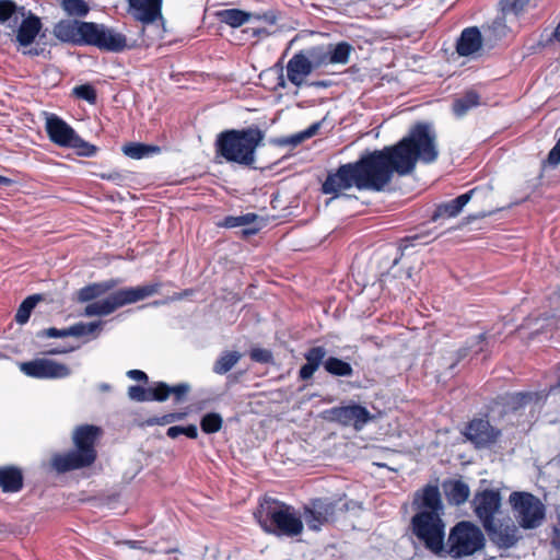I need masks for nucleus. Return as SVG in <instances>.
I'll return each instance as SVG.
<instances>
[{
  "instance_id": "nucleus-36",
  "label": "nucleus",
  "mask_w": 560,
  "mask_h": 560,
  "mask_svg": "<svg viewBox=\"0 0 560 560\" xmlns=\"http://www.w3.org/2000/svg\"><path fill=\"white\" fill-rule=\"evenodd\" d=\"M218 15L223 23H226L232 27H238L246 23L249 19L248 13L237 9L223 10L220 11Z\"/></svg>"
},
{
  "instance_id": "nucleus-50",
  "label": "nucleus",
  "mask_w": 560,
  "mask_h": 560,
  "mask_svg": "<svg viewBox=\"0 0 560 560\" xmlns=\"http://www.w3.org/2000/svg\"><path fill=\"white\" fill-rule=\"evenodd\" d=\"M79 147H74L78 149V153L82 156H93L96 153V147L93 144H90L89 142L83 141L80 137L78 140Z\"/></svg>"
},
{
  "instance_id": "nucleus-5",
  "label": "nucleus",
  "mask_w": 560,
  "mask_h": 560,
  "mask_svg": "<svg viewBox=\"0 0 560 560\" xmlns=\"http://www.w3.org/2000/svg\"><path fill=\"white\" fill-rule=\"evenodd\" d=\"M264 138V132L257 127L222 131L214 143L215 154L228 163L254 167L256 149L262 143Z\"/></svg>"
},
{
  "instance_id": "nucleus-52",
  "label": "nucleus",
  "mask_w": 560,
  "mask_h": 560,
  "mask_svg": "<svg viewBox=\"0 0 560 560\" xmlns=\"http://www.w3.org/2000/svg\"><path fill=\"white\" fill-rule=\"evenodd\" d=\"M68 334H69V336H72V337L85 336L84 323H77V324L68 327Z\"/></svg>"
},
{
  "instance_id": "nucleus-57",
  "label": "nucleus",
  "mask_w": 560,
  "mask_h": 560,
  "mask_svg": "<svg viewBox=\"0 0 560 560\" xmlns=\"http://www.w3.org/2000/svg\"><path fill=\"white\" fill-rule=\"evenodd\" d=\"M74 349L75 348H73V347H71V348H52V349L46 351L45 353L50 354V355L65 354V353L73 351Z\"/></svg>"
},
{
  "instance_id": "nucleus-58",
  "label": "nucleus",
  "mask_w": 560,
  "mask_h": 560,
  "mask_svg": "<svg viewBox=\"0 0 560 560\" xmlns=\"http://www.w3.org/2000/svg\"><path fill=\"white\" fill-rule=\"evenodd\" d=\"M430 235H431V232H430V231H428V230H425V231H424V230H422L420 233H417V234H415V235H411V236H409L408 238H409L410 241H420V240H425V238L430 237Z\"/></svg>"
},
{
  "instance_id": "nucleus-4",
  "label": "nucleus",
  "mask_w": 560,
  "mask_h": 560,
  "mask_svg": "<svg viewBox=\"0 0 560 560\" xmlns=\"http://www.w3.org/2000/svg\"><path fill=\"white\" fill-rule=\"evenodd\" d=\"M101 435L102 429L97 425H78L72 432L73 448L54 454L51 468L58 474H66L91 467L97 459L96 444Z\"/></svg>"
},
{
  "instance_id": "nucleus-12",
  "label": "nucleus",
  "mask_w": 560,
  "mask_h": 560,
  "mask_svg": "<svg viewBox=\"0 0 560 560\" xmlns=\"http://www.w3.org/2000/svg\"><path fill=\"white\" fill-rule=\"evenodd\" d=\"M352 187L358 189V176L353 162H349L339 165L336 170L328 171L325 180L322 183L320 191L324 195H330L335 199Z\"/></svg>"
},
{
  "instance_id": "nucleus-16",
  "label": "nucleus",
  "mask_w": 560,
  "mask_h": 560,
  "mask_svg": "<svg viewBox=\"0 0 560 560\" xmlns=\"http://www.w3.org/2000/svg\"><path fill=\"white\" fill-rule=\"evenodd\" d=\"M83 30L88 35L85 44L110 51H119L127 46L126 37L122 34L104 25L91 23V25H84Z\"/></svg>"
},
{
  "instance_id": "nucleus-30",
  "label": "nucleus",
  "mask_w": 560,
  "mask_h": 560,
  "mask_svg": "<svg viewBox=\"0 0 560 560\" xmlns=\"http://www.w3.org/2000/svg\"><path fill=\"white\" fill-rule=\"evenodd\" d=\"M24 10L11 0H0V24L15 28L20 18L24 15Z\"/></svg>"
},
{
  "instance_id": "nucleus-51",
  "label": "nucleus",
  "mask_w": 560,
  "mask_h": 560,
  "mask_svg": "<svg viewBox=\"0 0 560 560\" xmlns=\"http://www.w3.org/2000/svg\"><path fill=\"white\" fill-rule=\"evenodd\" d=\"M548 162L551 165H558L560 163V140H558L556 145L550 150Z\"/></svg>"
},
{
  "instance_id": "nucleus-40",
  "label": "nucleus",
  "mask_w": 560,
  "mask_h": 560,
  "mask_svg": "<svg viewBox=\"0 0 560 560\" xmlns=\"http://www.w3.org/2000/svg\"><path fill=\"white\" fill-rule=\"evenodd\" d=\"M508 30L505 16H500L488 26V36L491 39H500L506 35Z\"/></svg>"
},
{
  "instance_id": "nucleus-10",
  "label": "nucleus",
  "mask_w": 560,
  "mask_h": 560,
  "mask_svg": "<svg viewBox=\"0 0 560 560\" xmlns=\"http://www.w3.org/2000/svg\"><path fill=\"white\" fill-rule=\"evenodd\" d=\"M510 503L521 527L533 529L540 525L545 518V506L529 492H512Z\"/></svg>"
},
{
  "instance_id": "nucleus-44",
  "label": "nucleus",
  "mask_w": 560,
  "mask_h": 560,
  "mask_svg": "<svg viewBox=\"0 0 560 560\" xmlns=\"http://www.w3.org/2000/svg\"><path fill=\"white\" fill-rule=\"evenodd\" d=\"M128 396L131 400L143 402L150 401L149 388H144L140 385H131L128 388Z\"/></svg>"
},
{
  "instance_id": "nucleus-23",
  "label": "nucleus",
  "mask_w": 560,
  "mask_h": 560,
  "mask_svg": "<svg viewBox=\"0 0 560 560\" xmlns=\"http://www.w3.org/2000/svg\"><path fill=\"white\" fill-rule=\"evenodd\" d=\"M475 191L476 188H472L450 201L438 205L431 215V221L436 222L440 219H450L458 215L463 208L469 202Z\"/></svg>"
},
{
  "instance_id": "nucleus-8",
  "label": "nucleus",
  "mask_w": 560,
  "mask_h": 560,
  "mask_svg": "<svg viewBox=\"0 0 560 560\" xmlns=\"http://www.w3.org/2000/svg\"><path fill=\"white\" fill-rule=\"evenodd\" d=\"M486 545L482 530L469 521L458 522L452 527L447 546V553L454 559L472 556L480 551Z\"/></svg>"
},
{
  "instance_id": "nucleus-28",
  "label": "nucleus",
  "mask_w": 560,
  "mask_h": 560,
  "mask_svg": "<svg viewBox=\"0 0 560 560\" xmlns=\"http://www.w3.org/2000/svg\"><path fill=\"white\" fill-rule=\"evenodd\" d=\"M326 353V349L322 346L310 348L304 354L306 363L301 366L299 371V378L302 381L312 378L314 373L323 363Z\"/></svg>"
},
{
  "instance_id": "nucleus-24",
  "label": "nucleus",
  "mask_w": 560,
  "mask_h": 560,
  "mask_svg": "<svg viewBox=\"0 0 560 560\" xmlns=\"http://www.w3.org/2000/svg\"><path fill=\"white\" fill-rule=\"evenodd\" d=\"M132 15L143 22L152 23L161 18L162 0H127Z\"/></svg>"
},
{
  "instance_id": "nucleus-14",
  "label": "nucleus",
  "mask_w": 560,
  "mask_h": 560,
  "mask_svg": "<svg viewBox=\"0 0 560 560\" xmlns=\"http://www.w3.org/2000/svg\"><path fill=\"white\" fill-rule=\"evenodd\" d=\"M19 368L26 376L38 380L65 378L71 374L68 365L49 359H34L21 362Z\"/></svg>"
},
{
  "instance_id": "nucleus-63",
  "label": "nucleus",
  "mask_w": 560,
  "mask_h": 560,
  "mask_svg": "<svg viewBox=\"0 0 560 560\" xmlns=\"http://www.w3.org/2000/svg\"><path fill=\"white\" fill-rule=\"evenodd\" d=\"M475 339L476 343H483L487 340V335L486 332L479 334L478 336L475 337Z\"/></svg>"
},
{
  "instance_id": "nucleus-42",
  "label": "nucleus",
  "mask_w": 560,
  "mask_h": 560,
  "mask_svg": "<svg viewBox=\"0 0 560 560\" xmlns=\"http://www.w3.org/2000/svg\"><path fill=\"white\" fill-rule=\"evenodd\" d=\"M529 0H502L501 8L504 14L517 15L524 10Z\"/></svg>"
},
{
  "instance_id": "nucleus-41",
  "label": "nucleus",
  "mask_w": 560,
  "mask_h": 560,
  "mask_svg": "<svg viewBox=\"0 0 560 560\" xmlns=\"http://www.w3.org/2000/svg\"><path fill=\"white\" fill-rule=\"evenodd\" d=\"M150 401H165L170 397V385L164 382H156L149 388Z\"/></svg>"
},
{
  "instance_id": "nucleus-48",
  "label": "nucleus",
  "mask_w": 560,
  "mask_h": 560,
  "mask_svg": "<svg viewBox=\"0 0 560 560\" xmlns=\"http://www.w3.org/2000/svg\"><path fill=\"white\" fill-rule=\"evenodd\" d=\"M38 337H48V338H65L69 337L68 328L58 329L56 327H49L40 330L37 334Z\"/></svg>"
},
{
  "instance_id": "nucleus-59",
  "label": "nucleus",
  "mask_w": 560,
  "mask_h": 560,
  "mask_svg": "<svg viewBox=\"0 0 560 560\" xmlns=\"http://www.w3.org/2000/svg\"><path fill=\"white\" fill-rule=\"evenodd\" d=\"M257 219L255 213H246L241 215L242 225L250 224Z\"/></svg>"
},
{
  "instance_id": "nucleus-27",
  "label": "nucleus",
  "mask_w": 560,
  "mask_h": 560,
  "mask_svg": "<svg viewBox=\"0 0 560 560\" xmlns=\"http://www.w3.org/2000/svg\"><path fill=\"white\" fill-rule=\"evenodd\" d=\"M313 67H315L313 58L296 55L288 63V78L295 85H300L306 75L311 73Z\"/></svg>"
},
{
  "instance_id": "nucleus-15",
  "label": "nucleus",
  "mask_w": 560,
  "mask_h": 560,
  "mask_svg": "<svg viewBox=\"0 0 560 560\" xmlns=\"http://www.w3.org/2000/svg\"><path fill=\"white\" fill-rule=\"evenodd\" d=\"M471 503L474 512L481 522L483 528H488V526L491 525V522L495 520L494 516L501 509V493L497 489L477 491Z\"/></svg>"
},
{
  "instance_id": "nucleus-7",
  "label": "nucleus",
  "mask_w": 560,
  "mask_h": 560,
  "mask_svg": "<svg viewBox=\"0 0 560 560\" xmlns=\"http://www.w3.org/2000/svg\"><path fill=\"white\" fill-rule=\"evenodd\" d=\"M160 287V283H152L141 287H130L117 290L106 299L86 305L84 308V314L86 316L109 315L119 307L152 296L153 294L159 292Z\"/></svg>"
},
{
  "instance_id": "nucleus-9",
  "label": "nucleus",
  "mask_w": 560,
  "mask_h": 560,
  "mask_svg": "<svg viewBox=\"0 0 560 560\" xmlns=\"http://www.w3.org/2000/svg\"><path fill=\"white\" fill-rule=\"evenodd\" d=\"M546 398L542 390L504 393L494 399V405L501 408V416H523L526 409L533 415L544 405Z\"/></svg>"
},
{
  "instance_id": "nucleus-32",
  "label": "nucleus",
  "mask_w": 560,
  "mask_h": 560,
  "mask_svg": "<svg viewBox=\"0 0 560 560\" xmlns=\"http://www.w3.org/2000/svg\"><path fill=\"white\" fill-rule=\"evenodd\" d=\"M320 125H322L320 121L313 122L305 130L299 131V132H296L294 135H291V136H288V137H282L281 140H280V143L282 145H288V147H291V148H295L299 144H301L302 142H304L305 140L311 139L312 137H314L318 132V130L320 128Z\"/></svg>"
},
{
  "instance_id": "nucleus-11",
  "label": "nucleus",
  "mask_w": 560,
  "mask_h": 560,
  "mask_svg": "<svg viewBox=\"0 0 560 560\" xmlns=\"http://www.w3.org/2000/svg\"><path fill=\"white\" fill-rule=\"evenodd\" d=\"M323 418L329 422L343 427H353L357 431H360L373 417L365 407L352 402L347 406H336L326 409L323 412Z\"/></svg>"
},
{
  "instance_id": "nucleus-37",
  "label": "nucleus",
  "mask_w": 560,
  "mask_h": 560,
  "mask_svg": "<svg viewBox=\"0 0 560 560\" xmlns=\"http://www.w3.org/2000/svg\"><path fill=\"white\" fill-rule=\"evenodd\" d=\"M223 424L222 417L217 412L206 413L200 420V428L206 434H213L221 430Z\"/></svg>"
},
{
  "instance_id": "nucleus-55",
  "label": "nucleus",
  "mask_w": 560,
  "mask_h": 560,
  "mask_svg": "<svg viewBox=\"0 0 560 560\" xmlns=\"http://www.w3.org/2000/svg\"><path fill=\"white\" fill-rule=\"evenodd\" d=\"M102 325H103L102 322H92V323H88V324L84 323L85 335H91V334H94L97 330H101L102 329Z\"/></svg>"
},
{
  "instance_id": "nucleus-26",
  "label": "nucleus",
  "mask_w": 560,
  "mask_h": 560,
  "mask_svg": "<svg viewBox=\"0 0 560 560\" xmlns=\"http://www.w3.org/2000/svg\"><path fill=\"white\" fill-rule=\"evenodd\" d=\"M442 488L447 503L453 506L465 504L470 497L469 486L460 478L444 480Z\"/></svg>"
},
{
  "instance_id": "nucleus-43",
  "label": "nucleus",
  "mask_w": 560,
  "mask_h": 560,
  "mask_svg": "<svg viewBox=\"0 0 560 560\" xmlns=\"http://www.w3.org/2000/svg\"><path fill=\"white\" fill-rule=\"evenodd\" d=\"M249 358L254 362L265 363V364L272 363V361H273L272 352L268 349H262V348H253L249 351Z\"/></svg>"
},
{
  "instance_id": "nucleus-49",
  "label": "nucleus",
  "mask_w": 560,
  "mask_h": 560,
  "mask_svg": "<svg viewBox=\"0 0 560 560\" xmlns=\"http://www.w3.org/2000/svg\"><path fill=\"white\" fill-rule=\"evenodd\" d=\"M173 423L172 412L165 413L161 417H151L145 420V424L149 427L153 425H166Z\"/></svg>"
},
{
  "instance_id": "nucleus-38",
  "label": "nucleus",
  "mask_w": 560,
  "mask_h": 560,
  "mask_svg": "<svg viewBox=\"0 0 560 560\" xmlns=\"http://www.w3.org/2000/svg\"><path fill=\"white\" fill-rule=\"evenodd\" d=\"M61 7L69 15L83 16L88 13V5L83 0H62Z\"/></svg>"
},
{
  "instance_id": "nucleus-29",
  "label": "nucleus",
  "mask_w": 560,
  "mask_h": 560,
  "mask_svg": "<svg viewBox=\"0 0 560 560\" xmlns=\"http://www.w3.org/2000/svg\"><path fill=\"white\" fill-rule=\"evenodd\" d=\"M121 281L119 279H108L102 282L92 283L86 287H83L79 291V300L81 302L92 301L108 291L116 288Z\"/></svg>"
},
{
  "instance_id": "nucleus-21",
  "label": "nucleus",
  "mask_w": 560,
  "mask_h": 560,
  "mask_svg": "<svg viewBox=\"0 0 560 560\" xmlns=\"http://www.w3.org/2000/svg\"><path fill=\"white\" fill-rule=\"evenodd\" d=\"M84 25H91V23L69 20L60 21L54 28V35L61 42L74 44L85 43L88 35L83 30Z\"/></svg>"
},
{
  "instance_id": "nucleus-47",
  "label": "nucleus",
  "mask_w": 560,
  "mask_h": 560,
  "mask_svg": "<svg viewBox=\"0 0 560 560\" xmlns=\"http://www.w3.org/2000/svg\"><path fill=\"white\" fill-rule=\"evenodd\" d=\"M190 387L186 383H179L174 386H170V396H174V402L179 404L186 400Z\"/></svg>"
},
{
  "instance_id": "nucleus-2",
  "label": "nucleus",
  "mask_w": 560,
  "mask_h": 560,
  "mask_svg": "<svg viewBox=\"0 0 560 560\" xmlns=\"http://www.w3.org/2000/svg\"><path fill=\"white\" fill-rule=\"evenodd\" d=\"M412 505L418 512L411 517L415 536L435 555L444 551L445 523L442 518L444 505L436 485L428 483L417 490Z\"/></svg>"
},
{
  "instance_id": "nucleus-18",
  "label": "nucleus",
  "mask_w": 560,
  "mask_h": 560,
  "mask_svg": "<svg viewBox=\"0 0 560 560\" xmlns=\"http://www.w3.org/2000/svg\"><path fill=\"white\" fill-rule=\"evenodd\" d=\"M46 131L51 142L60 147H79V136L61 118L51 115L47 118Z\"/></svg>"
},
{
  "instance_id": "nucleus-39",
  "label": "nucleus",
  "mask_w": 560,
  "mask_h": 560,
  "mask_svg": "<svg viewBox=\"0 0 560 560\" xmlns=\"http://www.w3.org/2000/svg\"><path fill=\"white\" fill-rule=\"evenodd\" d=\"M180 434H184L189 439H197L198 438V429L195 424H188L187 427H180V425L170 427L166 431V435L170 439H176Z\"/></svg>"
},
{
  "instance_id": "nucleus-17",
  "label": "nucleus",
  "mask_w": 560,
  "mask_h": 560,
  "mask_svg": "<svg viewBox=\"0 0 560 560\" xmlns=\"http://www.w3.org/2000/svg\"><path fill=\"white\" fill-rule=\"evenodd\" d=\"M485 530L491 541L500 548L509 549L518 540L517 527L510 518L499 522L494 520L488 528H485Z\"/></svg>"
},
{
  "instance_id": "nucleus-61",
  "label": "nucleus",
  "mask_w": 560,
  "mask_h": 560,
  "mask_svg": "<svg viewBox=\"0 0 560 560\" xmlns=\"http://www.w3.org/2000/svg\"><path fill=\"white\" fill-rule=\"evenodd\" d=\"M128 545L133 549H142L145 550V548L142 547V541L140 540H130L128 541Z\"/></svg>"
},
{
  "instance_id": "nucleus-13",
  "label": "nucleus",
  "mask_w": 560,
  "mask_h": 560,
  "mask_svg": "<svg viewBox=\"0 0 560 560\" xmlns=\"http://www.w3.org/2000/svg\"><path fill=\"white\" fill-rule=\"evenodd\" d=\"M462 433L477 450L490 447L501 436V430L493 427L486 418L471 419Z\"/></svg>"
},
{
  "instance_id": "nucleus-3",
  "label": "nucleus",
  "mask_w": 560,
  "mask_h": 560,
  "mask_svg": "<svg viewBox=\"0 0 560 560\" xmlns=\"http://www.w3.org/2000/svg\"><path fill=\"white\" fill-rule=\"evenodd\" d=\"M253 516L265 534L278 538H296L304 532L301 512L273 497L260 498Z\"/></svg>"
},
{
  "instance_id": "nucleus-22",
  "label": "nucleus",
  "mask_w": 560,
  "mask_h": 560,
  "mask_svg": "<svg viewBox=\"0 0 560 560\" xmlns=\"http://www.w3.org/2000/svg\"><path fill=\"white\" fill-rule=\"evenodd\" d=\"M482 49V36L477 27H468L462 32L456 44V51L463 57H477Z\"/></svg>"
},
{
  "instance_id": "nucleus-1",
  "label": "nucleus",
  "mask_w": 560,
  "mask_h": 560,
  "mask_svg": "<svg viewBox=\"0 0 560 560\" xmlns=\"http://www.w3.org/2000/svg\"><path fill=\"white\" fill-rule=\"evenodd\" d=\"M438 156L434 132L428 124L417 122L396 144L365 152L353 162L358 190L382 191L395 173L399 176L409 175L418 161L431 164Z\"/></svg>"
},
{
  "instance_id": "nucleus-25",
  "label": "nucleus",
  "mask_w": 560,
  "mask_h": 560,
  "mask_svg": "<svg viewBox=\"0 0 560 560\" xmlns=\"http://www.w3.org/2000/svg\"><path fill=\"white\" fill-rule=\"evenodd\" d=\"M24 488V474L15 465L0 466V489L3 493H18Z\"/></svg>"
},
{
  "instance_id": "nucleus-34",
  "label": "nucleus",
  "mask_w": 560,
  "mask_h": 560,
  "mask_svg": "<svg viewBox=\"0 0 560 560\" xmlns=\"http://www.w3.org/2000/svg\"><path fill=\"white\" fill-rule=\"evenodd\" d=\"M40 294H33L27 296L19 306L15 314V322L20 325H24L28 322L32 311L35 308L37 303L42 301Z\"/></svg>"
},
{
  "instance_id": "nucleus-56",
  "label": "nucleus",
  "mask_w": 560,
  "mask_h": 560,
  "mask_svg": "<svg viewBox=\"0 0 560 560\" xmlns=\"http://www.w3.org/2000/svg\"><path fill=\"white\" fill-rule=\"evenodd\" d=\"M224 226L226 228H237L242 226L241 215L240 217H226L224 220Z\"/></svg>"
},
{
  "instance_id": "nucleus-6",
  "label": "nucleus",
  "mask_w": 560,
  "mask_h": 560,
  "mask_svg": "<svg viewBox=\"0 0 560 560\" xmlns=\"http://www.w3.org/2000/svg\"><path fill=\"white\" fill-rule=\"evenodd\" d=\"M348 510L343 498L319 497L310 499L302 506V518L310 530L319 532L324 526L334 524L341 513Z\"/></svg>"
},
{
  "instance_id": "nucleus-31",
  "label": "nucleus",
  "mask_w": 560,
  "mask_h": 560,
  "mask_svg": "<svg viewBox=\"0 0 560 560\" xmlns=\"http://www.w3.org/2000/svg\"><path fill=\"white\" fill-rule=\"evenodd\" d=\"M122 152L130 159L141 160L150 154L158 153L160 148L158 145L145 144L141 142H128L124 144Z\"/></svg>"
},
{
  "instance_id": "nucleus-62",
  "label": "nucleus",
  "mask_w": 560,
  "mask_h": 560,
  "mask_svg": "<svg viewBox=\"0 0 560 560\" xmlns=\"http://www.w3.org/2000/svg\"><path fill=\"white\" fill-rule=\"evenodd\" d=\"M12 184V179L9 177H5L3 175H0V186H10Z\"/></svg>"
},
{
  "instance_id": "nucleus-19",
  "label": "nucleus",
  "mask_w": 560,
  "mask_h": 560,
  "mask_svg": "<svg viewBox=\"0 0 560 560\" xmlns=\"http://www.w3.org/2000/svg\"><path fill=\"white\" fill-rule=\"evenodd\" d=\"M352 47L347 43L329 45L327 48H313L308 51V56L313 58L315 67L327 63H347Z\"/></svg>"
},
{
  "instance_id": "nucleus-53",
  "label": "nucleus",
  "mask_w": 560,
  "mask_h": 560,
  "mask_svg": "<svg viewBox=\"0 0 560 560\" xmlns=\"http://www.w3.org/2000/svg\"><path fill=\"white\" fill-rule=\"evenodd\" d=\"M127 376L135 381L144 382V383L148 382V375L141 370H129L127 372Z\"/></svg>"
},
{
  "instance_id": "nucleus-46",
  "label": "nucleus",
  "mask_w": 560,
  "mask_h": 560,
  "mask_svg": "<svg viewBox=\"0 0 560 560\" xmlns=\"http://www.w3.org/2000/svg\"><path fill=\"white\" fill-rule=\"evenodd\" d=\"M73 93L78 98L88 103H95L97 101L95 90L88 84L74 88Z\"/></svg>"
},
{
  "instance_id": "nucleus-54",
  "label": "nucleus",
  "mask_w": 560,
  "mask_h": 560,
  "mask_svg": "<svg viewBox=\"0 0 560 560\" xmlns=\"http://www.w3.org/2000/svg\"><path fill=\"white\" fill-rule=\"evenodd\" d=\"M471 347H472V345L463 347L456 351V359H455V362L452 364V368L455 366L458 362H460L463 359H465L469 354Z\"/></svg>"
},
{
  "instance_id": "nucleus-20",
  "label": "nucleus",
  "mask_w": 560,
  "mask_h": 560,
  "mask_svg": "<svg viewBox=\"0 0 560 560\" xmlns=\"http://www.w3.org/2000/svg\"><path fill=\"white\" fill-rule=\"evenodd\" d=\"M19 26L12 28L15 32V40L21 47H28L35 40L42 28L39 18L31 11L24 10V15L20 18Z\"/></svg>"
},
{
  "instance_id": "nucleus-60",
  "label": "nucleus",
  "mask_w": 560,
  "mask_h": 560,
  "mask_svg": "<svg viewBox=\"0 0 560 560\" xmlns=\"http://www.w3.org/2000/svg\"><path fill=\"white\" fill-rule=\"evenodd\" d=\"M453 108H454L455 117L462 118L467 114V112L470 107H453Z\"/></svg>"
},
{
  "instance_id": "nucleus-35",
  "label": "nucleus",
  "mask_w": 560,
  "mask_h": 560,
  "mask_svg": "<svg viewBox=\"0 0 560 560\" xmlns=\"http://www.w3.org/2000/svg\"><path fill=\"white\" fill-rule=\"evenodd\" d=\"M241 354L236 351H226L221 354L213 364V372L223 375L231 371L240 361Z\"/></svg>"
},
{
  "instance_id": "nucleus-45",
  "label": "nucleus",
  "mask_w": 560,
  "mask_h": 560,
  "mask_svg": "<svg viewBox=\"0 0 560 560\" xmlns=\"http://www.w3.org/2000/svg\"><path fill=\"white\" fill-rule=\"evenodd\" d=\"M486 101L480 96L476 90H467L458 100L455 105H478Z\"/></svg>"
},
{
  "instance_id": "nucleus-64",
  "label": "nucleus",
  "mask_w": 560,
  "mask_h": 560,
  "mask_svg": "<svg viewBox=\"0 0 560 560\" xmlns=\"http://www.w3.org/2000/svg\"><path fill=\"white\" fill-rule=\"evenodd\" d=\"M186 413L184 412H172L173 416V422L182 420L185 417Z\"/></svg>"
},
{
  "instance_id": "nucleus-33",
  "label": "nucleus",
  "mask_w": 560,
  "mask_h": 560,
  "mask_svg": "<svg viewBox=\"0 0 560 560\" xmlns=\"http://www.w3.org/2000/svg\"><path fill=\"white\" fill-rule=\"evenodd\" d=\"M323 364L326 372L334 376H351L353 374L351 364L336 357L323 360Z\"/></svg>"
}]
</instances>
